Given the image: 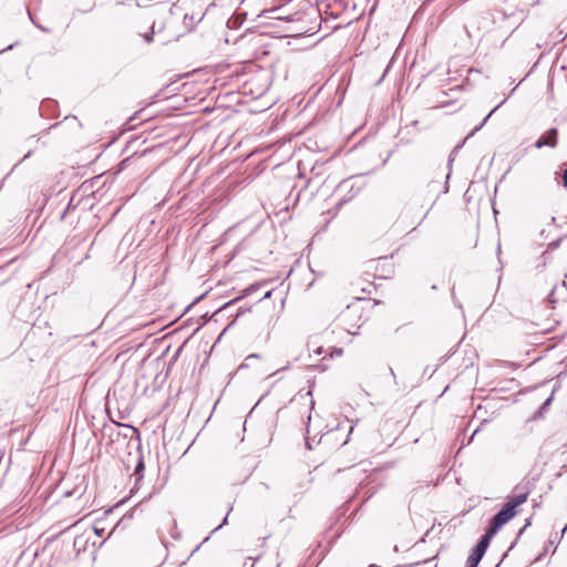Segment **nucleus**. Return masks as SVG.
<instances>
[{
	"instance_id": "0eeeda50",
	"label": "nucleus",
	"mask_w": 567,
	"mask_h": 567,
	"mask_svg": "<svg viewBox=\"0 0 567 567\" xmlns=\"http://www.w3.org/2000/svg\"><path fill=\"white\" fill-rule=\"evenodd\" d=\"M564 292L567 293V287H566L565 282H563L560 286L554 287L547 297L548 302L549 303L557 302V297L561 296Z\"/></svg>"
},
{
	"instance_id": "423d86ee",
	"label": "nucleus",
	"mask_w": 567,
	"mask_h": 567,
	"mask_svg": "<svg viewBox=\"0 0 567 567\" xmlns=\"http://www.w3.org/2000/svg\"><path fill=\"white\" fill-rule=\"evenodd\" d=\"M557 128H549L544 135H542L535 143L537 148H542L544 146L555 147L557 145Z\"/></svg>"
},
{
	"instance_id": "f8f14e48",
	"label": "nucleus",
	"mask_w": 567,
	"mask_h": 567,
	"mask_svg": "<svg viewBox=\"0 0 567 567\" xmlns=\"http://www.w3.org/2000/svg\"><path fill=\"white\" fill-rule=\"evenodd\" d=\"M259 358H260V355H259L258 353H251V354H249V355L245 359V361L239 365V369H246V368H248V367H249V363H248V361H249V360H251V359H259Z\"/></svg>"
},
{
	"instance_id": "c756f323",
	"label": "nucleus",
	"mask_w": 567,
	"mask_h": 567,
	"mask_svg": "<svg viewBox=\"0 0 567 567\" xmlns=\"http://www.w3.org/2000/svg\"><path fill=\"white\" fill-rule=\"evenodd\" d=\"M567 528V525L563 528L561 533H565Z\"/></svg>"
},
{
	"instance_id": "cd10ccee",
	"label": "nucleus",
	"mask_w": 567,
	"mask_h": 567,
	"mask_svg": "<svg viewBox=\"0 0 567 567\" xmlns=\"http://www.w3.org/2000/svg\"><path fill=\"white\" fill-rule=\"evenodd\" d=\"M270 296V292H267L264 298H268Z\"/></svg>"
},
{
	"instance_id": "f03ea898",
	"label": "nucleus",
	"mask_w": 567,
	"mask_h": 567,
	"mask_svg": "<svg viewBox=\"0 0 567 567\" xmlns=\"http://www.w3.org/2000/svg\"><path fill=\"white\" fill-rule=\"evenodd\" d=\"M240 298L233 299L229 302H226L224 306L218 308L212 316L208 312L202 313L197 319H213V317H220L226 319H239L244 316L249 309L244 308L241 306H237Z\"/></svg>"
},
{
	"instance_id": "4468645a",
	"label": "nucleus",
	"mask_w": 567,
	"mask_h": 567,
	"mask_svg": "<svg viewBox=\"0 0 567 567\" xmlns=\"http://www.w3.org/2000/svg\"><path fill=\"white\" fill-rule=\"evenodd\" d=\"M192 306H193V303L188 305V306L183 310V312H181L179 315H177V316L175 317V319H176V320L182 319V318L187 313V311L192 308Z\"/></svg>"
},
{
	"instance_id": "ddd939ff",
	"label": "nucleus",
	"mask_w": 567,
	"mask_h": 567,
	"mask_svg": "<svg viewBox=\"0 0 567 567\" xmlns=\"http://www.w3.org/2000/svg\"><path fill=\"white\" fill-rule=\"evenodd\" d=\"M503 103H504V101H503V102H501L496 107H494V109H493V110H492V111L486 115V117L483 120V122H482L477 127H475L474 132L478 131V130H480V128H481V127L486 123V121L489 118V116H491V115H492V114H493V113H494V112H495V111H496V110H497V109H498Z\"/></svg>"
},
{
	"instance_id": "1a4fd4ad",
	"label": "nucleus",
	"mask_w": 567,
	"mask_h": 567,
	"mask_svg": "<svg viewBox=\"0 0 567 567\" xmlns=\"http://www.w3.org/2000/svg\"><path fill=\"white\" fill-rule=\"evenodd\" d=\"M358 192H354L353 194H351L349 197H343L341 198L337 204H336V207H334V215H337V213L339 212V209L346 204L348 203L351 198H353L355 195H357Z\"/></svg>"
},
{
	"instance_id": "a878e982",
	"label": "nucleus",
	"mask_w": 567,
	"mask_h": 567,
	"mask_svg": "<svg viewBox=\"0 0 567 567\" xmlns=\"http://www.w3.org/2000/svg\"><path fill=\"white\" fill-rule=\"evenodd\" d=\"M390 372H391V374L393 375V378H395V374H394L393 369H391V368H390Z\"/></svg>"
},
{
	"instance_id": "4be33fe9",
	"label": "nucleus",
	"mask_w": 567,
	"mask_h": 567,
	"mask_svg": "<svg viewBox=\"0 0 567 567\" xmlns=\"http://www.w3.org/2000/svg\"><path fill=\"white\" fill-rule=\"evenodd\" d=\"M530 524L529 520L526 522L525 526L519 530V534H522L524 532V529Z\"/></svg>"
},
{
	"instance_id": "39448f33",
	"label": "nucleus",
	"mask_w": 567,
	"mask_h": 567,
	"mask_svg": "<svg viewBox=\"0 0 567 567\" xmlns=\"http://www.w3.org/2000/svg\"><path fill=\"white\" fill-rule=\"evenodd\" d=\"M528 495L529 488L527 487V484H517L513 489V495L508 497L509 499L506 505L516 511L517 506L527 501Z\"/></svg>"
},
{
	"instance_id": "7ed1b4c3",
	"label": "nucleus",
	"mask_w": 567,
	"mask_h": 567,
	"mask_svg": "<svg viewBox=\"0 0 567 567\" xmlns=\"http://www.w3.org/2000/svg\"><path fill=\"white\" fill-rule=\"evenodd\" d=\"M516 514L517 511L512 509V507L505 504L503 508L493 516L486 533L493 537L502 528V526L511 520Z\"/></svg>"
},
{
	"instance_id": "6e6552de",
	"label": "nucleus",
	"mask_w": 567,
	"mask_h": 567,
	"mask_svg": "<svg viewBox=\"0 0 567 567\" xmlns=\"http://www.w3.org/2000/svg\"><path fill=\"white\" fill-rule=\"evenodd\" d=\"M357 301L359 303H363L364 305L362 307L363 310L373 308V307H375L378 305L377 301H372L371 299H367V298H357Z\"/></svg>"
},
{
	"instance_id": "bb28decb",
	"label": "nucleus",
	"mask_w": 567,
	"mask_h": 567,
	"mask_svg": "<svg viewBox=\"0 0 567 567\" xmlns=\"http://www.w3.org/2000/svg\"><path fill=\"white\" fill-rule=\"evenodd\" d=\"M511 13L504 11V17H508Z\"/></svg>"
},
{
	"instance_id": "c85d7f7f",
	"label": "nucleus",
	"mask_w": 567,
	"mask_h": 567,
	"mask_svg": "<svg viewBox=\"0 0 567 567\" xmlns=\"http://www.w3.org/2000/svg\"><path fill=\"white\" fill-rule=\"evenodd\" d=\"M475 433H477V430H474V433H473V434H475ZM473 436H474V435H472V436H471L470 441L473 439Z\"/></svg>"
},
{
	"instance_id": "b1692460",
	"label": "nucleus",
	"mask_w": 567,
	"mask_h": 567,
	"mask_svg": "<svg viewBox=\"0 0 567 567\" xmlns=\"http://www.w3.org/2000/svg\"><path fill=\"white\" fill-rule=\"evenodd\" d=\"M306 444H307V447H308L309 450H311V449H312L311 443H310V441H309V440H307V441H306Z\"/></svg>"
},
{
	"instance_id": "412c9836",
	"label": "nucleus",
	"mask_w": 567,
	"mask_h": 567,
	"mask_svg": "<svg viewBox=\"0 0 567 567\" xmlns=\"http://www.w3.org/2000/svg\"><path fill=\"white\" fill-rule=\"evenodd\" d=\"M163 28H164V24H161V25H157V24H156V32L162 31V30H163Z\"/></svg>"
},
{
	"instance_id": "9b49d317",
	"label": "nucleus",
	"mask_w": 567,
	"mask_h": 567,
	"mask_svg": "<svg viewBox=\"0 0 567 567\" xmlns=\"http://www.w3.org/2000/svg\"><path fill=\"white\" fill-rule=\"evenodd\" d=\"M155 33H156V22H153V24L151 27V32L144 34L145 42H147V43L153 42Z\"/></svg>"
},
{
	"instance_id": "f3484780",
	"label": "nucleus",
	"mask_w": 567,
	"mask_h": 567,
	"mask_svg": "<svg viewBox=\"0 0 567 567\" xmlns=\"http://www.w3.org/2000/svg\"><path fill=\"white\" fill-rule=\"evenodd\" d=\"M257 289H258V286H257V285H251L250 287H248V288L245 290V295H248V293H250L251 291L257 290Z\"/></svg>"
},
{
	"instance_id": "2eb2a0df",
	"label": "nucleus",
	"mask_w": 567,
	"mask_h": 567,
	"mask_svg": "<svg viewBox=\"0 0 567 567\" xmlns=\"http://www.w3.org/2000/svg\"><path fill=\"white\" fill-rule=\"evenodd\" d=\"M349 187V181L348 179H344L342 181L339 185H338V189L339 190H342V189H346Z\"/></svg>"
},
{
	"instance_id": "20e7f679",
	"label": "nucleus",
	"mask_w": 567,
	"mask_h": 567,
	"mask_svg": "<svg viewBox=\"0 0 567 567\" xmlns=\"http://www.w3.org/2000/svg\"><path fill=\"white\" fill-rule=\"evenodd\" d=\"M492 539V536H489L487 533H485L476 544V546L473 548L472 553L467 557V567H477L481 559L483 558L489 542Z\"/></svg>"
},
{
	"instance_id": "5701e85b",
	"label": "nucleus",
	"mask_w": 567,
	"mask_h": 567,
	"mask_svg": "<svg viewBox=\"0 0 567 567\" xmlns=\"http://www.w3.org/2000/svg\"><path fill=\"white\" fill-rule=\"evenodd\" d=\"M550 400H551L550 398H549V399H547V400L545 401V403L543 404V408H545L546 405H549Z\"/></svg>"
},
{
	"instance_id": "aec40b11",
	"label": "nucleus",
	"mask_w": 567,
	"mask_h": 567,
	"mask_svg": "<svg viewBox=\"0 0 567 567\" xmlns=\"http://www.w3.org/2000/svg\"><path fill=\"white\" fill-rule=\"evenodd\" d=\"M227 517H228V515H226V517L224 518L223 523H221L219 526H217V527L215 528V530H217V529L221 528V527L227 523Z\"/></svg>"
},
{
	"instance_id": "9d476101",
	"label": "nucleus",
	"mask_w": 567,
	"mask_h": 567,
	"mask_svg": "<svg viewBox=\"0 0 567 567\" xmlns=\"http://www.w3.org/2000/svg\"><path fill=\"white\" fill-rule=\"evenodd\" d=\"M29 14V18L31 20V22L39 29L41 30L42 32H45V33H50L51 32V29L49 28H45L44 25L40 24L37 22V19H34L33 14L29 11L28 12Z\"/></svg>"
},
{
	"instance_id": "a211bd4d",
	"label": "nucleus",
	"mask_w": 567,
	"mask_h": 567,
	"mask_svg": "<svg viewBox=\"0 0 567 567\" xmlns=\"http://www.w3.org/2000/svg\"><path fill=\"white\" fill-rule=\"evenodd\" d=\"M342 352H343V351H342V349H341V348H334V349H333V352H332V354H331V355H338V357H340V355L342 354Z\"/></svg>"
},
{
	"instance_id": "f257e3e1",
	"label": "nucleus",
	"mask_w": 567,
	"mask_h": 567,
	"mask_svg": "<svg viewBox=\"0 0 567 567\" xmlns=\"http://www.w3.org/2000/svg\"><path fill=\"white\" fill-rule=\"evenodd\" d=\"M109 437L111 444L116 445V451H118L120 447H125L128 451L130 455L132 454V450H135L137 453V460L134 470L135 484L131 489V493L133 494L137 491V485L140 481L143 478V472L145 470L143 455L141 453L140 432L136 427L132 425L114 423L109 429Z\"/></svg>"
},
{
	"instance_id": "dca6fc26",
	"label": "nucleus",
	"mask_w": 567,
	"mask_h": 567,
	"mask_svg": "<svg viewBox=\"0 0 567 567\" xmlns=\"http://www.w3.org/2000/svg\"><path fill=\"white\" fill-rule=\"evenodd\" d=\"M561 178H563V186L565 188H567V167L563 171Z\"/></svg>"
},
{
	"instance_id": "6ab92c4d",
	"label": "nucleus",
	"mask_w": 567,
	"mask_h": 567,
	"mask_svg": "<svg viewBox=\"0 0 567 567\" xmlns=\"http://www.w3.org/2000/svg\"><path fill=\"white\" fill-rule=\"evenodd\" d=\"M94 533H95L97 536L102 537V536H103V533H104V529H103V528L94 527Z\"/></svg>"
},
{
	"instance_id": "393cba45",
	"label": "nucleus",
	"mask_w": 567,
	"mask_h": 567,
	"mask_svg": "<svg viewBox=\"0 0 567 567\" xmlns=\"http://www.w3.org/2000/svg\"><path fill=\"white\" fill-rule=\"evenodd\" d=\"M315 352H316L317 354H321V353H322V348H318Z\"/></svg>"
}]
</instances>
